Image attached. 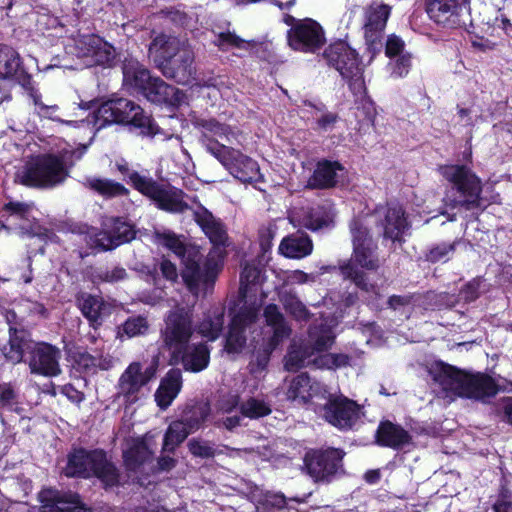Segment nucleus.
<instances>
[{"label":"nucleus","mask_w":512,"mask_h":512,"mask_svg":"<svg viewBox=\"0 0 512 512\" xmlns=\"http://www.w3.org/2000/svg\"><path fill=\"white\" fill-rule=\"evenodd\" d=\"M333 321L322 322L318 326H314L309 331V345L306 347H297L292 344L285 358V368L289 371L298 370L303 366L315 365L318 368L334 369L335 362L332 353L323 354L314 357L316 352L329 349L334 343L335 334Z\"/></svg>","instance_id":"obj_6"},{"label":"nucleus","mask_w":512,"mask_h":512,"mask_svg":"<svg viewBox=\"0 0 512 512\" xmlns=\"http://www.w3.org/2000/svg\"><path fill=\"white\" fill-rule=\"evenodd\" d=\"M285 23L291 26L287 32V41L293 50L315 53L324 45L325 32L315 20L311 18L296 20L292 16H287Z\"/></svg>","instance_id":"obj_16"},{"label":"nucleus","mask_w":512,"mask_h":512,"mask_svg":"<svg viewBox=\"0 0 512 512\" xmlns=\"http://www.w3.org/2000/svg\"><path fill=\"white\" fill-rule=\"evenodd\" d=\"M150 55L163 75L177 83L187 85L195 80L194 54L179 39L165 34L155 37L149 47Z\"/></svg>","instance_id":"obj_5"},{"label":"nucleus","mask_w":512,"mask_h":512,"mask_svg":"<svg viewBox=\"0 0 512 512\" xmlns=\"http://www.w3.org/2000/svg\"><path fill=\"white\" fill-rule=\"evenodd\" d=\"M16 404H18V394L12 384H0V405L12 408Z\"/></svg>","instance_id":"obj_51"},{"label":"nucleus","mask_w":512,"mask_h":512,"mask_svg":"<svg viewBox=\"0 0 512 512\" xmlns=\"http://www.w3.org/2000/svg\"><path fill=\"white\" fill-rule=\"evenodd\" d=\"M147 100L157 104L179 105L183 100V93L177 88L166 84L160 78H152L143 95Z\"/></svg>","instance_id":"obj_31"},{"label":"nucleus","mask_w":512,"mask_h":512,"mask_svg":"<svg viewBox=\"0 0 512 512\" xmlns=\"http://www.w3.org/2000/svg\"><path fill=\"white\" fill-rule=\"evenodd\" d=\"M153 451L146 439H135L128 443L123 451L125 467L128 471L136 472L141 465L146 463L152 456Z\"/></svg>","instance_id":"obj_33"},{"label":"nucleus","mask_w":512,"mask_h":512,"mask_svg":"<svg viewBox=\"0 0 512 512\" xmlns=\"http://www.w3.org/2000/svg\"><path fill=\"white\" fill-rule=\"evenodd\" d=\"M151 77L149 71L137 60H126L123 65V85L132 93H141L147 89Z\"/></svg>","instance_id":"obj_29"},{"label":"nucleus","mask_w":512,"mask_h":512,"mask_svg":"<svg viewBox=\"0 0 512 512\" xmlns=\"http://www.w3.org/2000/svg\"><path fill=\"white\" fill-rule=\"evenodd\" d=\"M65 474L68 477L83 478L96 476L105 486H115L119 483L117 468L102 450L74 451L69 456Z\"/></svg>","instance_id":"obj_10"},{"label":"nucleus","mask_w":512,"mask_h":512,"mask_svg":"<svg viewBox=\"0 0 512 512\" xmlns=\"http://www.w3.org/2000/svg\"><path fill=\"white\" fill-rule=\"evenodd\" d=\"M411 68V55L409 53L401 54L398 57L390 59L387 69L390 77L393 79L404 78L408 75Z\"/></svg>","instance_id":"obj_48"},{"label":"nucleus","mask_w":512,"mask_h":512,"mask_svg":"<svg viewBox=\"0 0 512 512\" xmlns=\"http://www.w3.org/2000/svg\"><path fill=\"white\" fill-rule=\"evenodd\" d=\"M93 123L100 129L109 124H128L143 136L157 134V126L143 109L131 100L119 98L102 103L93 113Z\"/></svg>","instance_id":"obj_7"},{"label":"nucleus","mask_w":512,"mask_h":512,"mask_svg":"<svg viewBox=\"0 0 512 512\" xmlns=\"http://www.w3.org/2000/svg\"><path fill=\"white\" fill-rule=\"evenodd\" d=\"M87 147L73 148L66 145L59 155L47 154L35 157L18 169L15 181L34 188H52L68 176V169L86 152Z\"/></svg>","instance_id":"obj_4"},{"label":"nucleus","mask_w":512,"mask_h":512,"mask_svg":"<svg viewBox=\"0 0 512 512\" xmlns=\"http://www.w3.org/2000/svg\"><path fill=\"white\" fill-rule=\"evenodd\" d=\"M79 305L83 315L93 324H98L104 317L110 314L111 305L99 296L82 294Z\"/></svg>","instance_id":"obj_36"},{"label":"nucleus","mask_w":512,"mask_h":512,"mask_svg":"<svg viewBox=\"0 0 512 512\" xmlns=\"http://www.w3.org/2000/svg\"><path fill=\"white\" fill-rule=\"evenodd\" d=\"M148 330V323L144 317H132L127 319L117 330V337L123 340L143 335Z\"/></svg>","instance_id":"obj_44"},{"label":"nucleus","mask_w":512,"mask_h":512,"mask_svg":"<svg viewBox=\"0 0 512 512\" xmlns=\"http://www.w3.org/2000/svg\"><path fill=\"white\" fill-rule=\"evenodd\" d=\"M376 439L380 446L402 449L411 443L412 437L400 425L385 421L379 424Z\"/></svg>","instance_id":"obj_30"},{"label":"nucleus","mask_w":512,"mask_h":512,"mask_svg":"<svg viewBox=\"0 0 512 512\" xmlns=\"http://www.w3.org/2000/svg\"><path fill=\"white\" fill-rule=\"evenodd\" d=\"M61 358L62 353L58 347L40 342L27 347V356L24 361L28 364L31 374L53 378L62 373Z\"/></svg>","instance_id":"obj_18"},{"label":"nucleus","mask_w":512,"mask_h":512,"mask_svg":"<svg viewBox=\"0 0 512 512\" xmlns=\"http://www.w3.org/2000/svg\"><path fill=\"white\" fill-rule=\"evenodd\" d=\"M0 80H12L20 86L28 85V72L20 55L12 47L0 45Z\"/></svg>","instance_id":"obj_26"},{"label":"nucleus","mask_w":512,"mask_h":512,"mask_svg":"<svg viewBox=\"0 0 512 512\" xmlns=\"http://www.w3.org/2000/svg\"><path fill=\"white\" fill-rule=\"evenodd\" d=\"M239 298V311L232 318L226 338L225 349L228 353H237L244 347L245 332L255 323L263 302L261 271L255 265L245 264L243 267Z\"/></svg>","instance_id":"obj_3"},{"label":"nucleus","mask_w":512,"mask_h":512,"mask_svg":"<svg viewBox=\"0 0 512 512\" xmlns=\"http://www.w3.org/2000/svg\"><path fill=\"white\" fill-rule=\"evenodd\" d=\"M207 149L241 182L252 183L261 179L257 162L239 150L218 143L207 145Z\"/></svg>","instance_id":"obj_17"},{"label":"nucleus","mask_w":512,"mask_h":512,"mask_svg":"<svg viewBox=\"0 0 512 512\" xmlns=\"http://www.w3.org/2000/svg\"><path fill=\"white\" fill-rule=\"evenodd\" d=\"M31 97L33 100V103L35 106H37L40 110L48 109L49 107L45 106L41 101V94L39 91L34 87V84L32 82V77L28 73V85L27 86H21Z\"/></svg>","instance_id":"obj_55"},{"label":"nucleus","mask_w":512,"mask_h":512,"mask_svg":"<svg viewBox=\"0 0 512 512\" xmlns=\"http://www.w3.org/2000/svg\"><path fill=\"white\" fill-rule=\"evenodd\" d=\"M239 404L238 395H228L223 398L219 403V408L222 412L229 413Z\"/></svg>","instance_id":"obj_58"},{"label":"nucleus","mask_w":512,"mask_h":512,"mask_svg":"<svg viewBox=\"0 0 512 512\" xmlns=\"http://www.w3.org/2000/svg\"><path fill=\"white\" fill-rule=\"evenodd\" d=\"M343 456V451L334 448L323 451L312 450L304 457V468L316 482H329L342 470Z\"/></svg>","instance_id":"obj_19"},{"label":"nucleus","mask_w":512,"mask_h":512,"mask_svg":"<svg viewBox=\"0 0 512 512\" xmlns=\"http://www.w3.org/2000/svg\"><path fill=\"white\" fill-rule=\"evenodd\" d=\"M99 276L105 282L114 283L125 279L127 273L124 268L114 267L111 270L102 272Z\"/></svg>","instance_id":"obj_54"},{"label":"nucleus","mask_w":512,"mask_h":512,"mask_svg":"<svg viewBox=\"0 0 512 512\" xmlns=\"http://www.w3.org/2000/svg\"><path fill=\"white\" fill-rule=\"evenodd\" d=\"M264 317L267 326L272 330V336L265 353L258 356L257 360L250 364V371L256 376L265 370L271 351L291 333V328L287 325L283 315L276 305H268L264 310Z\"/></svg>","instance_id":"obj_21"},{"label":"nucleus","mask_w":512,"mask_h":512,"mask_svg":"<svg viewBox=\"0 0 512 512\" xmlns=\"http://www.w3.org/2000/svg\"><path fill=\"white\" fill-rule=\"evenodd\" d=\"M428 16L437 24L455 28L462 23L463 5L460 0H424Z\"/></svg>","instance_id":"obj_25"},{"label":"nucleus","mask_w":512,"mask_h":512,"mask_svg":"<svg viewBox=\"0 0 512 512\" xmlns=\"http://www.w3.org/2000/svg\"><path fill=\"white\" fill-rule=\"evenodd\" d=\"M182 387V373L179 369H171L161 380L155 392V401L161 409H166L177 397Z\"/></svg>","instance_id":"obj_32"},{"label":"nucleus","mask_w":512,"mask_h":512,"mask_svg":"<svg viewBox=\"0 0 512 512\" xmlns=\"http://www.w3.org/2000/svg\"><path fill=\"white\" fill-rule=\"evenodd\" d=\"M62 393L64 395H66L69 399H71L72 401H80L81 400V395L80 393L75 390L72 386L70 385H65L62 387L61 389Z\"/></svg>","instance_id":"obj_62"},{"label":"nucleus","mask_w":512,"mask_h":512,"mask_svg":"<svg viewBox=\"0 0 512 512\" xmlns=\"http://www.w3.org/2000/svg\"><path fill=\"white\" fill-rule=\"evenodd\" d=\"M91 189L97 191L104 196H119L126 193L123 185L108 179L92 178L87 180Z\"/></svg>","instance_id":"obj_47"},{"label":"nucleus","mask_w":512,"mask_h":512,"mask_svg":"<svg viewBox=\"0 0 512 512\" xmlns=\"http://www.w3.org/2000/svg\"><path fill=\"white\" fill-rule=\"evenodd\" d=\"M318 390V383L312 384L306 374H300L290 381L286 395L289 400L305 404L317 394Z\"/></svg>","instance_id":"obj_35"},{"label":"nucleus","mask_w":512,"mask_h":512,"mask_svg":"<svg viewBox=\"0 0 512 512\" xmlns=\"http://www.w3.org/2000/svg\"><path fill=\"white\" fill-rule=\"evenodd\" d=\"M33 205L22 202H9L3 208V217L10 224H17L19 221V228L28 232L32 228L31 214Z\"/></svg>","instance_id":"obj_38"},{"label":"nucleus","mask_w":512,"mask_h":512,"mask_svg":"<svg viewBox=\"0 0 512 512\" xmlns=\"http://www.w3.org/2000/svg\"><path fill=\"white\" fill-rule=\"evenodd\" d=\"M67 53L83 60L88 65L110 66L115 59L114 47L94 34H79L70 37L65 45Z\"/></svg>","instance_id":"obj_15"},{"label":"nucleus","mask_w":512,"mask_h":512,"mask_svg":"<svg viewBox=\"0 0 512 512\" xmlns=\"http://www.w3.org/2000/svg\"><path fill=\"white\" fill-rule=\"evenodd\" d=\"M313 244L311 239L302 233L292 234L282 239L279 245V252L292 259H301L312 253Z\"/></svg>","instance_id":"obj_34"},{"label":"nucleus","mask_w":512,"mask_h":512,"mask_svg":"<svg viewBox=\"0 0 512 512\" xmlns=\"http://www.w3.org/2000/svg\"><path fill=\"white\" fill-rule=\"evenodd\" d=\"M324 58L327 63L333 67L345 78L350 85V89L357 96H362L366 92L365 81L363 77V67L360 65L358 55L346 42L339 40L329 45L325 49Z\"/></svg>","instance_id":"obj_13"},{"label":"nucleus","mask_w":512,"mask_h":512,"mask_svg":"<svg viewBox=\"0 0 512 512\" xmlns=\"http://www.w3.org/2000/svg\"><path fill=\"white\" fill-rule=\"evenodd\" d=\"M240 411L244 417L257 419L270 414L271 408L265 401L250 397L240 405Z\"/></svg>","instance_id":"obj_46"},{"label":"nucleus","mask_w":512,"mask_h":512,"mask_svg":"<svg viewBox=\"0 0 512 512\" xmlns=\"http://www.w3.org/2000/svg\"><path fill=\"white\" fill-rule=\"evenodd\" d=\"M189 451L197 457L209 458L214 456V448L206 441L192 439L188 442Z\"/></svg>","instance_id":"obj_50"},{"label":"nucleus","mask_w":512,"mask_h":512,"mask_svg":"<svg viewBox=\"0 0 512 512\" xmlns=\"http://www.w3.org/2000/svg\"><path fill=\"white\" fill-rule=\"evenodd\" d=\"M405 43L404 41L392 34L387 38L386 46H385V54L389 59H392L394 57H398L401 54H406L407 52H404Z\"/></svg>","instance_id":"obj_52"},{"label":"nucleus","mask_w":512,"mask_h":512,"mask_svg":"<svg viewBox=\"0 0 512 512\" xmlns=\"http://www.w3.org/2000/svg\"><path fill=\"white\" fill-rule=\"evenodd\" d=\"M360 406L343 395H330L323 407V417L339 429H350L360 419Z\"/></svg>","instance_id":"obj_22"},{"label":"nucleus","mask_w":512,"mask_h":512,"mask_svg":"<svg viewBox=\"0 0 512 512\" xmlns=\"http://www.w3.org/2000/svg\"><path fill=\"white\" fill-rule=\"evenodd\" d=\"M129 177L135 189L153 200L159 209L170 213H182L189 208L182 190L168 185H160L152 178L142 176L137 172L131 173Z\"/></svg>","instance_id":"obj_14"},{"label":"nucleus","mask_w":512,"mask_h":512,"mask_svg":"<svg viewBox=\"0 0 512 512\" xmlns=\"http://www.w3.org/2000/svg\"><path fill=\"white\" fill-rule=\"evenodd\" d=\"M202 127L206 137L210 135L212 137L220 138L228 142L236 141L240 143L241 134L238 130L228 125L222 124L214 119L205 121L202 124Z\"/></svg>","instance_id":"obj_41"},{"label":"nucleus","mask_w":512,"mask_h":512,"mask_svg":"<svg viewBox=\"0 0 512 512\" xmlns=\"http://www.w3.org/2000/svg\"><path fill=\"white\" fill-rule=\"evenodd\" d=\"M224 308L215 307L209 310L198 324L196 330L209 341H215L221 334L224 326Z\"/></svg>","instance_id":"obj_37"},{"label":"nucleus","mask_w":512,"mask_h":512,"mask_svg":"<svg viewBox=\"0 0 512 512\" xmlns=\"http://www.w3.org/2000/svg\"><path fill=\"white\" fill-rule=\"evenodd\" d=\"M380 222L383 236L393 242L402 241V237L409 229V223L405 211L399 205H389L376 210L375 214L365 219L354 220L350 226L353 242V261L340 266L344 278L352 280L357 287L369 292L373 285L366 282V275L359 271L356 264L367 270H375L378 267V259L375 255L376 246L367 229L372 219Z\"/></svg>","instance_id":"obj_1"},{"label":"nucleus","mask_w":512,"mask_h":512,"mask_svg":"<svg viewBox=\"0 0 512 512\" xmlns=\"http://www.w3.org/2000/svg\"><path fill=\"white\" fill-rule=\"evenodd\" d=\"M155 376V369L139 361L131 362L116 383L115 401L130 407L147 396V386Z\"/></svg>","instance_id":"obj_12"},{"label":"nucleus","mask_w":512,"mask_h":512,"mask_svg":"<svg viewBox=\"0 0 512 512\" xmlns=\"http://www.w3.org/2000/svg\"><path fill=\"white\" fill-rule=\"evenodd\" d=\"M337 119H338V117L336 114L327 112V113L322 114L317 119V124L320 129H322L324 131H328L334 127L335 123L337 122Z\"/></svg>","instance_id":"obj_57"},{"label":"nucleus","mask_w":512,"mask_h":512,"mask_svg":"<svg viewBox=\"0 0 512 512\" xmlns=\"http://www.w3.org/2000/svg\"><path fill=\"white\" fill-rule=\"evenodd\" d=\"M160 270L164 278L169 281H176L178 278V272L175 264L167 259H163L160 263Z\"/></svg>","instance_id":"obj_56"},{"label":"nucleus","mask_w":512,"mask_h":512,"mask_svg":"<svg viewBox=\"0 0 512 512\" xmlns=\"http://www.w3.org/2000/svg\"><path fill=\"white\" fill-rule=\"evenodd\" d=\"M289 280L291 283L304 284L310 280H313V277L303 271L296 270L290 274Z\"/></svg>","instance_id":"obj_60"},{"label":"nucleus","mask_w":512,"mask_h":512,"mask_svg":"<svg viewBox=\"0 0 512 512\" xmlns=\"http://www.w3.org/2000/svg\"><path fill=\"white\" fill-rule=\"evenodd\" d=\"M410 302V299L408 297L403 296H391L388 300L389 305L396 309L399 306L406 305Z\"/></svg>","instance_id":"obj_63"},{"label":"nucleus","mask_w":512,"mask_h":512,"mask_svg":"<svg viewBox=\"0 0 512 512\" xmlns=\"http://www.w3.org/2000/svg\"><path fill=\"white\" fill-rule=\"evenodd\" d=\"M341 169V166L336 162H320L306 186L312 189L332 187L336 183L337 171Z\"/></svg>","instance_id":"obj_39"},{"label":"nucleus","mask_w":512,"mask_h":512,"mask_svg":"<svg viewBox=\"0 0 512 512\" xmlns=\"http://www.w3.org/2000/svg\"><path fill=\"white\" fill-rule=\"evenodd\" d=\"M192 321L191 309L176 306L165 318L161 337L170 352V364L181 362L185 370L196 373L207 368L210 350L205 343L188 344L193 335Z\"/></svg>","instance_id":"obj_2"},{"label":"nucleus","mask_w":512,"mask_h":512,"mask_svg":"<svg viewBox=\"0 0 512 512\" xmlns=\"http://www.w3.org/2000/svg\"><path fill=\"white\" fill-rule=\"evenodd\" d=\"M27 347H32V344L27 343L22 334L19 335L17 331H12L10 328L8 345L3 348L5 358L14 364L19 363L23 360V353L24 350L27 351Z\"/></svg>","instance_id":"obj_42"},{"label":"nucleus","mask_w":512,"mask_h":512,"mask_svg":"<svg viewBox=\"0 0 512 512\" xmlns=\"http://www.w3.org/2000/svg\"><path fill=\"white\" fill-rule=\"evenodd\" d=\"M443 390L452 395L481 400L493 397L498 388L495 381L488 375L469 374L452 366H445L438 375Z\"/></svg>","instance_id":"obj_8"},{"label":"nucleus","mask_w":512,"mask_h":512,"mask_svg":"<svg viewBox=\"0 0 512 512\" xmlns=\"http://www.w3.org/2000/svg\"><path fill=\"white\" fill-rule=\"evenodd\" d=\"M164 297V292L162 290H159V289H156L154 292H153V295H147V296H143L141 298V300L146 303V304H149V305H155L157 304L160 300H162Z\"/></svg>","instance_id":"obj_61"},{"label":"nucleus","mask_w":512,"mask_h":512,"mask_svg":"<svg viewBox=\"0 0 512 512\" xmlns=\"http://www.w3.org/2000/svg\"><path fill=\"white\" fill-rule=\"evenodd\" d=\"M440 174L459 194L458 198H446V205L472 210L481 206V179L466 165L449 164L439 168Z\"/></svg>","instance_id":"obj_11"},{"label":"nucleus","mask_w":512,"mask_h":512,"mask_svg":"<svg viewBox=\"0 0 512 512\" xmlns=\"http://www.w3.org/2000/svg\"><path fill=\"white\" fill-rule=\"evenodd\" d=\"M43 505L41 512H92L80 503L76 494H60L55 491H46L42 494Z\"/></svg>","instance_id":"obj_27"},{"label":"nucleus","mask_w":512,"mask_h":512,"mask_svg":"<svg viewBox=\"0 0 512 512\" xmlns=\"http://www.w3.org/2000/svg\"><path fill=\"white\" fill-rule=\"evenodd\" d=\"M283 304L286 311L289 312L297 320H304L308 317V310L297 297L292 295L284 296Z\"/></svg>","instance_id":"obj_49"},{"label":"nucleus","mask_w":512,"mask_h":512,"mask_svg":"<svg viewBox=\"0 0 512 512\" xmlns=\"http://www.w3.org/2000/svg\"><path fill=\"white\" fill-rule=\"evenodd\" d=\"M210 408L207 404H197L186 410L180 421L184 424L188 432L194 433L199 430L208 418Z\"/></svg>","instance_id":"obj_40"},{"label":"nucleus","mask_w":512,"mask_h":512,"mask_svg":"<svg viewBox=\"0 0 512 512\" xmlns=\"http://www.w3.org/2000/svg\"><path fill=\"white\" fill-rule=\"evenodd\" d=\"M240 422H241V417L240 416H230V417H227L224 421H223V425L225 426V428H227L228 430H232L234 429L235 427L239 426L240 425Z\"/></svg>","instance_id":"obj_64"},{"label":"nucleus","mask_w":512,"mask_h":512,"mask_svg":"<svg viewBox=\"0 0 512 512\" xmlns=\"http://www.w3.org/2000/svg\"><path fill=\"white\" fill-rule=\"evenodd\" d=\"M193 216L202 231L215 246H224L227 241V233L220 220L216 219L210 211L203 206L193 210Z\"/></svg>","instance_id":"obj_28"},{"label":"nucleus","mask_w":512,"mask_h":512,"mask_svg":"<svg viewBox=\"0 0 512 512\" xmlns=\"http://www.w3.org/2000/svg\"><path fill=\"white\" fill-rule=\"evenodd\" d=\"M157 242L172 251L184 264L182 277L189 290L197 295L202 286L213 281L214 274L199 264L200 256L197 251L188 248L181 236L171 231L156 233Z\"/></svg>","instance_id":"obj_9"},{"label":"nucleus","mask_w":512,"mask_h":512,"mask_svg":"<svg viewBox=\"0 0 512 512\" xmlns=\"http://www.w3.org/2000/svg\"><path fill=\"white\" fill-rule=\"evenodd\" d=\"M365 15V40L371 62L382 50L383 32L390 15V7L386 4L373 3L367 8Z\"/></svg>","instance_id":"obj_23"},{"label":"nucleus","mask_w":512,"mask_h":512,"mask_svg":"<svg viewBox=\"0 0 512 512\" xmlns=\"http://www.w3.org/2000/svg\"><path fill=\"white\" fill-rule=\"evenodd\" d=\"M454 252V244L442 243L429 251L428 259L432 262L446 261Z\"/></svg>","instance_id":"obj_53"},{"label":"nucleus","mask_w":512,"mask_h":512,"mask_svg":"<svg viewBox=\"0 0 512 512\" xmlns=\"http://www.w3.org/2000/svg\"><path fill=\"white\" fill-rule=\"evenodd\" d=\"M134 237L135 230L130 223L120 218H109L104 221L102 231L88 232V243L91 247L110 250L131 241Z\"/></svg>","instance_id":"obj_20"},{"label":"nucleus","mask_w":512,"mask_h":512,"mask_svg":"<svg viewBox=\"0 0 512 512\" xmlns=\"http://www.w3.org/2000/svg\"><path fill=\"white\" fill-rule=\"evenodd\" d=\"M190 433L180 421H173L164 436L163 450L167 452H173L176 447L181 444Z\"/></svg>","instance_id":"obj_43"},{"label":"nucleus","mask_w":512,"mask_h":512,"mask_svg":"<svg viewBox=\"0 0 512 512\" xmlns=\"http://www.w3.org/2000/svg\"><path fill=\"white\" fill-rule=\"evenodd\" d=\"M334 212L330 205L312 208H294L289 214V221L294 227H305L316 231L332 225Z\"/></svg>","instance_id":"obj_24"},{"label":"nucleus","mask_w":512,"mask_h":512,"mask_svg":"<svg viewBox=\"0 0 512 512\" xmlns=\"http://www.w3.org/2000/svg\"><path fill=\"white\" fill-rule=\"evenodd\" d=\"M265 502L267 505L282 508L286 504V499L282 494L267 493L265 496Z\"/></svg>","instance_id":"obj_59"},{"label":"nucleus","mask_w":512,"mask_h":512,"mask_svg":"<svg viewBox=\"0 0 512 512\" xmlns=\"http://www.w3.org/2000/svg\"><path fill=\"white\" fill-rule=\"evenodd\" d=\"M213 43L224 52L231 51L233 49H247L249 46L248 41L242 39L231 31L216 34Z\"/></svg>","instance_id":"obj_45"}]
</instances>
